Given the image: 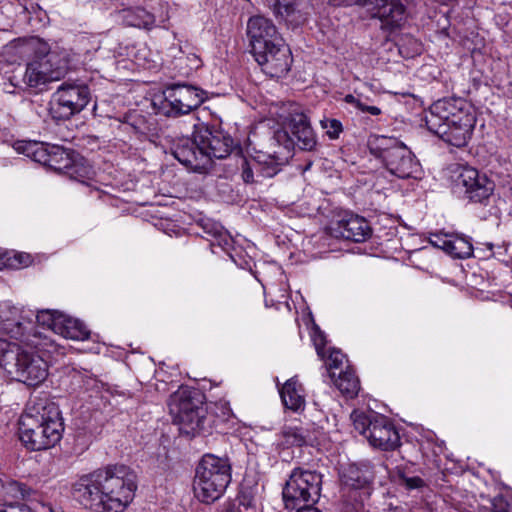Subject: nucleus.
Segmentation results:
<instances>
[{"label": "nucleus", "instance_id": "obj_19", "mask_svg": "<svg viewBox=\"0 0 512 512\" xmlns=\"http://www.w3.org/2000/svg\"><path fill=\"white\" fill-rule=\"evenodd\" d=\"M94 480V471L82 476L73 487V495L85 508L95 512H108L102 486L97 485Z\"/></svg>", "mask_w": 512, "mask_h": 512}, {"label": "nucleus", "instance_id": "obj_51", "mask_svg": "<svg viewBox=\"0 0 512 512\" xmlns=\"http://www.w3.org/2000/svg\"><path fill=\"white\" fill-rule=\"evenodd\" d=\"M22 257H23L22 255H20V256H19V258H20L19 262H20L21 264H22V263H24V261L22 260Z\"/></svg>", "mask_w": 512, "mask_h": 512}, {"label": "nucleus", "instance_id": "obj_33", "mask_svg": "<svg viewBox=\"0 0 512 512\" xmlns=\"http://www.w3.org/2000/svg\"><path fill=\"white\" fill-rule=\"evenodd\" d=\"M155 23L154 15L147 11L145 7L135 5L130 7V26L150 29Z\"/></svg>", "mask_w": 512, "mask_h": 512}, {"label": "nucleus", "instance_id": "obj_6", "mask_svg": "<svg viewBox=\"0 0 512 512\" xmlns=\"http://www.w3.org/2000/svg\"><path fill=\"white\" fill-rule=\"evenodd\" d=\"M342 512H369L365 501L370 498L374 472L367 463L349 464L340 472Z\"/></svg>", "mask_w": 512, "mask_h": 512}, {"label": "nucleus", "instance_id": "obj_28", "mask_svg": "<svg viewBox=\"0 0 512 512\" xmlns=\"http://www.w3.org/2000/svg\"><path fill=\"white\" fill-rule=\"evenodd\" d=\"M50 145L37 141H17L13 147L19 154H24L33 161L48 167Z\"/></svg>", "mask_w": 512, "mask_h": 512}, {"label": "nucleus", "instance_id": "obj_40", "mask_svg": "<svg viewBox=\"0 0 512 512\" xmlns=\"http://www.w3.org/2000/svg\"><path fill=\"white\" fill-rule=\"evenodd\" d=\"M322 127L327 130V135L331 139L338 138L339 134L342 132V124L337 119H326L321 121Z\"/></svg>", "mask_w": 512, "mask_h": 512}, {"label": "nucleus", "instance_id": "obj_52", "mask_svg": "<svg viewBox=\"0 0 512 512\" xmlns=\"http://www.w3.org/2000/svg\"><path fill=\"white\" fill-rule=\"evenodd\" d=\"M129 3L131 4L132 3V0H129ZM133 3L136 4V1L133 0Z\"/></svg>", "mask_w": 512, "mask_h": 512}, {"label": "nucleus", "instance_id": "obj_49", "mask_svg": "<svg viewBox=\"0 0 512 512\" xmlns=\"http://www.w3.org/2000/svg\"><path fill=\"white\" fill-rule=\"evenodd\" d=\"M126 119H127V114H124L123 115V120L122 121H118V123H125L126 122Z\"/></svg>", "mask_w": 512, "mask_h": 512}, {"label": "nucleus", "instance_id": "obj_34", "mask_svg": "<svg viewBox=\"0 0 512 512\" xmlns=\"http://www.w3.org/2000/svg\"><path fill=\"white\" fill-rule=\"evenodd\" d=\"M374 416L376 414L367 415L362 411L354 410L351 413V420L353 422L354 428L362 435L367 437V434L370 431V427L372 426V422L374 421Z\"/></svg>", "mask_w": 512, "mask_h": 512}, {"label": "nucleus", "instance_id": "obj_5", "mask_svg": "<svg viewBox=\"0 0 512 512\" xmlns=\"http://www.w3.org/2000/svg\"><path fill=\"white\" fill-rule=\"evenodd\" d=\"M231 470L228 458L205 454L196 468L194 478L197 498L203 503L218 500L231 482Z\"/></svg>", "mask_w": 512, "mask_h": 512}, {"label": "nucleus", "instance_id": "obj_20", "mask_svg": "<svg viewBox=\"0 0 512 512\" xmlns=\"http://www.w3.org/2000/svg\"><path fill=\"white\" fill-rule=\"evenodd\" d=\"M277 131H287L293 141V148L298 146L301 150L311 151L316 146V136L310 125L308 117L302 112L290 115L286 126Z\"/></svg>", "mask_w": 512, "mask_h": 512}, {"label": "nucleus", "instance_id": "obj_21", "mask_svg": "<svg viewBox=\"0 0 512 512\" xmlns=\"http://www.w3.org/2000/svg\"><path fill=\"white\" fill-rule=\"evenodd\" d=\"M332 234L353 242H364L372 235V228L367 220L359 215H346L332 228Z\"/></svg>", "mask_w": 512, "mask_h": 512}, {"label": "nucleus", "instance_id": "obj_22", "mask_svg": "<svg viewBox=\"0 0 512 512\" xmlns=\"http://www.w3.org/2000/svg\"><path fill=\"white\" fill-rule=\"evenodd\" d=\"M366 438L372 446L382 450H394L400 443L397 430L383 416H374V421Z\"/></svg>", "mask_w": 512, "mask_h": 512}, {"label": "nucleus", "instance_id": "obj_27", "mask_svg": "<svg viewBox=\"0 0 512 512\" xmlns=\"http://www.w3.org/2000/svg\"><path fill=\"white\" fill-rule=\"evenodd\" d=\"M169 56L174 59V68L177 69L182 76H189L202 65V61L198 55L195 53H185L181 47H170Z\"/></svg>", "mask_w": 512, "mask_h": 512}, {"label": "nucleus", "instance_id": "obj_37", "mask_svg": "<svg viewBox=\"0 0 512 512\" xmlns=\"http://www.w3.org/2000/svg\"><path fill=\"white\" fill-rule=\"evenodd\" d=\"M63 313L52 310H42L37 313V322L43 326H47L54 331V324L62 319Z\"/></svg>", "mask_w": 512, "mask_h": 512}, {"label": "nucleus", "instance_id": "obj_11", "mask_svg": "<svg viewBox=\"0 0 512 512\" xmlns=\"http://www.w3.org/2000/svg\"><path fill=\"white\" fill-rule=\"evenodd\" d=\"M90 101V91L86 85L62 83L53 93L49 102V114L53 120H69L80 113Z\"/></svg>", "mask_w": 512, "mask_h": 512}, {"label": "nucleus", "instance_id": "obj_36", "mask_svg": "<svg viewBox=\"0 0 512 512\" xmlns=\"http://www.w3.org/2000/svg\"><path fill=\"white\" fill-rule=\"evenodd\" d=\"M238 502L240 512L257 510V499L250 488H243L240 491Z\"/></svg>", "mask_w": 512, "mask_h": 512}, {"label": "nucleus", "instance_id": "obj_12", "mask_svg": "<svg viewBox=\"0 0 512 512\" xmlns=\"http://www.w3.org/2000/svg\"><path fill=\"white\" fill-rule=\"evenodd\" d=\"M128 469L125 465H109L105 469L94 471L97 485L102 486L108 512H122L128 505V494L125 490Z\"/></svg>", "mask_w": 512, "mask_h": 512}, {"label": "nucleus", "instance_id": "obj_24", "mask_svg": "<svg viewBox=\"0 0 512 512\" xmlns=\"http://www.w3.org/2000/svg\"><path fill=\"white\" fill-rule=\"evenodd\" d=\"M172 154L185 166L199 167L201 164H204L203 152L198 148L195 131L193 132V138H179L173 144Z\"/></svg>", "mask_w": 512, "mask_h": 512}, {"label": "nucleus", "instance_id": "obj_32", "mask_svg": "<svg viewBox=\"0 0 512 512\" xmlns=\"http://www.w3.org/2000/svg\"><path fill=\"white\" fill-rule=\"evenodd\" d=\"M283 444L287 446H302L307 444L309 433L302 427L285 426L281 431Z\"/></svg>", "mask_w": 512, "mask_h": 512}, {"label": "nucleus", "instance_id": "obj_8", "mask_svg": "<svg viewBox=\"0 0 512 512\" xmlns=\"http://www.w3.org/2000/svg\"><path fill=\"white\" fill-rule=\"evenodd\" d=\"M377 141L378 145L372 151L392 175L401 179H416L421 176V165L405 144L385 136H381Z\"/></svg>", "mask_w": 512, "mask_h": 512}, {"label": "nucleus", "instance_id": "obj_10", "mask_svg": "<svg viewBox=\"0 0 512 512\" xmlns=\"http://www.w3.org/2000/svg\"><path fill=\"white\" fill-rule=\"evenodd\" d=\"M322 475L316 471L295 468L283 488V500L288 509L315 504L321 492Z\"/></svg>", "mask_w": 512, "mask_h": 512}, {"label": "nucleus", "instance_id": "obj_23", "mask_svg": "<svg viewBox=\"0 0 512 512\" xmlns=\"http://www.w3.org/2000/svg\"><path fill=\"white\" fill-rule=\"evenodd\" d=\"M265 4L287 25L297 27L307 19L305 0H265Z\"/></svg>", "mask_w": 512, "mask_h": 512}, {"label": "nucleus", "instance_id": "obj_26", "mask_svg": "<svg viewBox=\"0 0 512 512\" xmlns=\"http://www.w3.org/2000/svg\"><path fill=\"white\" fill-rule=\"evenodd\" d=\"M54 332L67 339L86 340L90 331L85 324L78 319L63 314L62 319L54 324Z\"/></svg>", "mask_w": 512, "mask_h": 512}, {"label": "nucleus", "instance_id": "obj_50", "mask_svg": "<svg viewBox=\"0 0 512 512\" xmlns=\"http://www.w3.org/2000/svg\"><path fill=\"white\" fill-rule=\"evenodd\" d=\"M316 348H317V352H318V354H321V349H320V347H319V345H318V344H316Z\"/></svg>", "mask_w": 512, "mask_h": 512}, {"label": "nucleus", "instance_id": "obj_44", "mask_svg": "<svg viewBox=\"0 0 512 512\" xmlns=\"http://www.w3.org/2000/svg\"><path fill=\"white\" fill-rule=\"evenodd\" d=\"M329 3L333 6H352L358 4L365 6V0H329Z\"/></svg>", "mask_w": 512, "mask_h": 512}, {"label": "nucleus", "instance_id": "obj_13", "mask_svg": "<svg viewBox=\"0 0 512 512\" xmlns=\"http://www.w3.org/2000/svg\"><path fill=\"white\" fill-rule=\"evenodd\" d=\"M161 111L168 117L187 115L196 110L206 99V93L196 86L174 83L163 91Z\"/></svg>", "mask_w": 512, "mask_h": 512}, {"label": "nucleus", "instance_id": "obj_17", "mask_svg": "<svg viewBox=\"0 0 512 512\" xmlns=\"http://www.w3.org/2000/svg\"><path fill=\"white\" fill-rule=\"evenodd\" d=\"M365 6L373 18L380 20L383 30L394 31L405 21L406 9L400 0H365Z\"/></svg>", "mask_w": 512, "mask_h": 512}, {"label": "nucleus", "instance_id": "obj_7", "mask_svg": "<svg viewBox=\"0 0 512 512\" xmlns=\"http://www.w3.org/2000/svg\"><path fill=\"white\" fill-rule=\"evenodd\" d=\"M168 407L181 432L195 434L205 429L206 408L198 391L180 387L170 395Z\"/></svg>", "mask_w": 512, "mask_h": 512}, {"label": "nucleus", "instance_id": "obj_14", "mask_svg": "<svg viewBox=\"0 0 512 512\" xmlns=\"http://www.w3.org/2000/svg\"><path fill=\"white\" fill-rule=\"evenodd\" d=\"M194 128L195 139L204 159H224L230 154L233 140L228 134L203 123L194 124Z\"/></svg>", "mask_w": 512, "mask_h": 512}, {"label": "nucleus", "instance_id": "obj_2", "mask_svg": "<svg viewBox=\"0 0 512 512\" xmlns=\"http://www.w3.org/2000/svg\"><path fill=\"white\" fill-rule=\"evenodd\" d=\"M64 424L58 406L47 399L29 405L19 419V438L31 451L46 450L62 438Z\"/></svg>", "mask_w": 512, "mask_h": 512}, {"label": "nucleus", "instance_id": "obj_48", "mask_svg": "<svg viewBox=\"0 0 512 512\" xmlns=\"http://www.w3.org/2000/svg\"><path fill=\"white\" fill-rule=\"evenodd\" d=\"M5 265V261L3 259V256L2 254H0V269H2V267Z\"/></svg>", "mask_w": 512, "mask_h": 512}, {"label": "nucleus", "instance_id": "obj_9", "mask_svg": "<svg viewBox=\"0 0 512 512\" xmlns=\"http://www.w3.org/2000/svg\"><path fill=\"white\" fill-rule=\"evenodd\" d=\"M68 72L67 62L56 52L50 51L47 43H38L32 59L27 63L24 82L31 88L59 81Z\"/></svg>", "mask_w": 512, "mask_h": 512}, {"label": "nucleus", "instance_id": "obj_25", "mask_svg": "<svg viewBox=\"0 0 512 512\" xmlns=\"http://www.w3.org/2000/svg\"><path fill=\"white\" fill-rule=\"evenodd\" d=\"M280 396L286 408L294 412L304 409V389L296 378H291L284 383L280 389Z\"/></svg>", "mask_w": 512, "mask_h": 512}, {"label": "nucleus", "instance_id": "obj_18", "mask_svg": "<svg viewBox=\"0 0 512 512\" xmlns=\"http://www.w3.org/2000/svg\"><path fill=\"white\" fill-rule=\"evenodd\" d=\"M275 46L264 50V53L254 54L253 56L266 75L272 78H281L290 70L291 52L284 41Z\"/></svg>", "mask_w": 512, "mask_h": 512}, {"label": "nucleus", "instance_id": "obj_4", "mask_svg": "<svg viewBox=\"0 0 512 512\" xmlns=\"http://www.w3.org/2000/svg\"><path fill=\"white\" fill-rule=\"evenodd\" d=\"M272 142L279 147V150L241 159V177L246 184L258 182L260 177H274L292 156L293 141L287 131H275Z\"/></svg>", "mask_w": 512, "mask_h": 512}, {"label": "nucleus", "instance_id": "obj_42", "mask_svg": "<svg viewBox=\"0 0 512 512\" xmlns=\"http://www.w3.org/2000/svg\"><path fill=\"white\" fill-rule=\"evenodd\" d=\"M149 131L150 127L144 121L140 124H137L136 121L130 124V135H138L140 139L146 138Z\"/></svg>", "mask_w": 512, "mask_h": 512}, {"label": "nucleus", "instance_id": "obj_31", "mask_svg": "<svg viewBox=\"0 0 512 512\" xmlns=\"http://www.w3.org/2000/svg\"><path fill=\"white\" fill-rule=\"evenodd\" d=\"M446 253L455 258L465 259L472 255L473 246L471 242L465 239L464 237L450 236V239H448Z\"/></svg>", "mask_w": 512, "mask_h": 512}, {"label": "nucleus", "instance_id": "obj_47", "mask_svg": "<svg viewBox=\"0 0 512 512\" xmlns=\"http://www.w3.org/2000/svg\"><path fill=\"white\" fill-rule=\"evenodd\" d=\"M392 512H409V510L404 509L402 507H395L394 509H392Z\"/></svg>", "mask_w": 512, "mask_h": 512}, {"label": "nucleus", "instance_id": "obj_35", "mask_svg": "<svg viewBox=\"0 0 512 512\" xmlns=\"http://www.w3.org/2000/svg\"><path fill=\"white\" fill-rule=\"evenodd\" d=\"M344 101L348 104L353 105L356 109L362 113H368L373 116H378L382 113V110L374 105H368L362 98V95L348 94L344 97Z\"/></svg>", "mask_w": 512, "mask_h": 512}, {"label": "nucleus", "instance_id": "obj_30", "mask_svg": "<svg viewBox=\"0 0 512 512\" xmlns=\"http://www.w3.org/2000/svg\"><path fill=\"white\" fill-rule=\"evenodd\" d=\"M75 161V152L59 145H50L48 167L55 171L70 169Z\"/></svg>", "mask_w": 512, "mask_h": 512}, {"label": "nucleus", "instance_id": "obj_53", "mask_svg": "<svg viewBox=\"0 0 512 512\" xmlns=\"http://www.w3.org/2000/svg\"><path fill=\"white\" fill-rule=\"evenodd\" d=\"M248 512H257V510H253V511H248Z\"/></svg>", "mask_w": 512, "mask_h": 512}, {"label": "nucleus", "instance_id": "obj_41", "mask_svg": "<svg viewBox=\"0 0 512 512\" xmlns=\"http://www.w3.org/2000/svg\"><path fill=\"white\" fill-rule=\"evenodd\" d=\"M401 484L408 490L411 489H417L424 485V481L418 477H407V476H401Z\"/></svg>", "mask_w": 512, "mask_h": 512}, {"label": "nucleus", "instance_id": "obj_45", "mask_svg": "<svg viewBox=\"0 0 512 512\" xmlns=\"http://www.w3.org/2000/svg\"><path fill=\"white\" fill-rule=\"evenodd\" d=\"M0 512H32V510L26 505L9 506Z\"/></svg>", "mask_w": 512, "mask_h": 512}, {"label": "nucleus", "instance_id": "obj_1", "mask_svg": "<svg viewBox=\"0 0 512 512\" xmlns=\"http://www.w3.org/2000/svg\"><path fill=\"white\" fill-rule=\"evenodd\" d=\"M475 123L473 107L462 98L440 99L425 114L428 130L455 147L467 144Z\"/></svg>", "mask_w": 512, "mask_h": 512}, {"label": "nucleus", "instance_id": "obj_39", "mask_svg": "<svg viewBox=\"0 0 512 512\" xmlns=\"http://www.w3.org/2000/svg\"><path fill=\"white\" fill-rule=\"evenodd\" d=\"M345 355L339 351H332L328 357L326 365L329 370V375L331 376V372H336L337 369L342 370V366L344 363Z\"/></svg>", "mask_w": 512, "mask_h": 512}, {"label": "nucleus", "instance_id": "obj_15", "mask_svg": "<svg viewBox=\"0 0 512 512\" xmlns=\"http://www.w3.org/2000/svg\"><path fill=\"white\" fill-rule=\"evenodd\" d=\"M247 36L252 54L264 53L270 47L284 41L274 23L263 16H252L247 22Z\"/></svg>", "mask_w": 512, "mask_h": 512}, {"label": "nucleus", "instance_id": "obj_46", "mask_svg": "<svg viewBox=\"0 0 512 512\" xmlns=\"http://www.w3.org/2000/svg\"><path fill=\"white\" fill-rule=\"evenodd\" d=\"M296 512H321V511L311 505H306L304 507L298 508L296 510Z\"/></svg>", "mask_w": 512, "mask_h": 512}, {"label": "nucleus", "instance_id": "obj_38", "mask_svg": "<svg viewBox=\"0 0 512 512\" xmlns=\"http://www.w3.org/2000/svg\"><path fill=\"white\" fill-rule=\"evenodd\" d=\"M150 55V51L144 47L139 49L135 55L133 63L138 69H151L154 67L151 61L148 60V56Z\"/></svg>", "mask_w": 512, "mask_h": 512}, {"label": "nucleus", "instance_id": "obj_43", "mask_svg": "<svg viewBox=\"0 0 512 512\" xmlns=\"http://www.w3.org/2000/svg\"><path fill=\"white\" fill-rule=\"evenodd\" d=\"M448 239H450V236H439V235H435L434 238H431L430 239V243L437 247V248H440L442 250H444L446 252L447 250V245H448Z\"/></svg>", "mask_w": 512, "mask_h": 512}, {"label": "nucleus", "instance_id": "obj_29", "mask_svg": "<svg viewBox=\"0 0 512 512\" xmlns=\"http://www.w3.org/2000/svg\"><path fill=\"white\" fill-rule=\"evenodd\" d=\"M331 380L338 390L348 398H354L360 390L359 379L352 370H341L338 374L331 372Z\"/></svg>", "mask_w": 512, "mask_h": 512}, {"label": "nucleus", "instance_id": "obj_3", "mask_svg": "<svg viewBox=\"0 0 512 512\" xmlns=\"http://www.w3.org/2000/svg\"><path fill=\"white\" fill-rule=\"evenodd\" d=\"M0 352V366L12 379L34 387L47 378V362L38 354L6 342H1Z\"/></svg>", "mask_w": 512, "mask_h": 512}, {"label": "nucleus", "instance_id": "obj_16", "mask_svg": "<svg viewBox=\"0 0 512 512\" xmlns=\"http://www.w3.org/2000/svg\"><path fill=\"white\" fill-rule=\"evenodd\" d=\"M456 185L463 189L470 201L475 203H483L494 191V183L485 174L469 166L460 167Z\"/></svg>", "mask_w": 512, "mask_h": 512}]
</instances>
